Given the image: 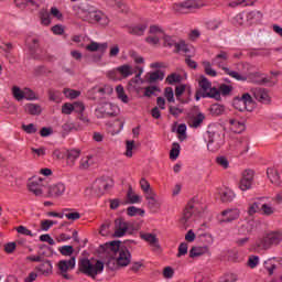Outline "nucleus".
Returning <instances> with one entry per match:
<instances>
[{"label": "nucleus", "mask_w": 282, "mask_h": 282, "mask_svg": "<svg viewBox=\"0 0 282 282\" xmlns=\"http://www.w3.org/2000/svg\"><path fill=\"white\" fill-rule=\"evenodd\" d=\"M129 56H130V58H132V59L134 61V63H135L137 65H142V64H144V57L138 55V52H135V51H130V52H129Z\"/></svg>", "instance_id": "55"}, {"label": "nucleus", "mask_w": 282, "mask_h": 282, "mask_svg": "<svg viewBox=\"0 0 282 282\" xmlns=\"http://www.w3.org/2000/svg\"><path fill=\"white\" fill-rule=\"evenodd\" d=\"M209 113L215 118H217L218 116H224V113H226V107L220 104H214L209 108Z\"/></svg>", "instance_id": "30"}, {"label": "nucleus", "mask_w": 282, "mask_h": 282, "mask_svg": "<svg viewBox=\"0 0 282 282\" xmlns=\"http://www.w3.org/2000/svg\"><path fill=\"white\" fill-rule=\"evenodd\" d=\"M206 7V3L202 0H185L183 2H176L172 4V11L174 14H191L195 10Z\"/></svg>", "instance_id": "3"}, {"label": "nucleus", "mask_w": 282, "mask_h": 282, "mask_svg": "<svg viewBox=\"0 0 282 282\" xmlns=\"http://www.w3.org/2000/svg\"><path fill=\"white\" fill-rule=\"evenodd\" d=\"M185 91H186L185 85L176 86L175 96H176V100H178V102L184 104V101L182 100V96L184 95Z\"/></svg>", "instance_id": "56"}, {"label": "nucleus", "mask_w": 282, "mask_h": 282, "mask_svg": "<svg viewBox=\"0 0 282 282\" xmlns=\"http://www.w3.org/2000/svg\"><path fill=\"white\" fill-rule=\"evenodd\" d=\"M127 197L130 204H140L142 202V196L135 194L132 187H129Z\"/></svg>", "instance_id": "35"}, {"label": "nucleus", "mask_w": 282, "mask_h": 282, "mask_svg": "<svg viewBox=\"0 0 282 282\" xmlns=\"http://www.w3.org/2000/svg\"><path fill=\"white\" fill-rule=\"evenodd\" d=\"M73 111H74V104L66 102L62 106V113H65V116H70Z\"/></svg>", "instance_id": "64"}, {"label": "nucleus", "mask_w": 282, "mask_h": 282, "mask_svg": "<svg viewBox=\"0 0 282 282\" xmlns=\"http://www.w3.org/2000/svg\"><path fill=\"white\" fill-rule=\"evenodd\" d=\"M281 241H282L281 231H271L265 234L263 237L257 239L256 248L258 250H270L272 246H279Z\"/></svg>", "instance_id": "4"}, {"label": "nucleus", "mask_w": 282, "mask_h": 282, "mask_svg": "<svg viewBox=\"0 0 282 282\" xmlns=\"http://www.w3.org/2000/svg\"><path fill=\"white\" fill-rule=\"evenodd\" d=\"M264 269L267 270L269 276H272L276 270V264H274L272 260H268L264 262Z\"/></svg>", "instance_id": "53"}, {"label": "nucleus", "mask_w": 282, "mask_h": 282, "mask_svg": "<svg viewBox=\"0 0 282 282\" xmlns=\"http://www.w3.org/2000/svg\"><path fill=\"white\" fill-rule=\"evenodd\" d=\"M148 83H158V80H164V72L155 70L147 74Z\"/></svg>", "instance_id": "32"}, {"label": "nucleus", "mask_w": 282, "mask_h": 282, "mask_svg": "<svg viewBox=\"0 0 282 282\" xmlns=\"http://www.w3.org/2000/svg\"><path fill=\"white\" fill-rule=\"evenodd\" d=\"M166 83H169V85H175V83H182V75L177 73H172L166 77Z\"/></svg>", "instance_id": "48"}, {"label": "nucleus", "mask_w": 282, "mask_h": 282, "mask_svg": "<svg viewBox=\"0 0 282 282\" xmlns=\"http://www.w3.org/2000/svg\"><path fill=\"white\" fill-rule=\"evenodd\" d=\"M145 199L148 200V206H149V208H160V203H159L158 199L155 198V192L150 191V192L145 195Z\"/></svg>", "instance_id": "34"}, {"label": "nucleus", "mask_w": 282, "mask_h": 282, "mask_svg": "<svg viewBox=\"0 0 282 282\" xmlns=\"http://www.w3.org/2000/svg\"><path fill=\"white\" fill-rule=\"evenodd\" d=\"M234 107L238 111H251L248 106L239 97L234 99Z\"/></svg>", "instance_id": "42"}, {"label": "nucleus", "mask_w": 282, "mask_h": 282, "mask_svg": "<svg viewBox=\"0 0 282 282\" xmlns=\"http://www.w3.org/2000/svg\"><path fill=\"white\" fill-rule=\"evenodd\" d=\"M106 77L109 78V80H122L120 77V73H118V67L112 68L106 73Z\"/></svg>", "instance_id": "43"}, {"label": "nucleus", "mask_w": 282, "mask_h": 282, "mask_svg": "<svg viewBox=\"0 0 282 282\" xmlns=\"http://www.w3.org/2000/svg\"><path fill=\"white\" fill-rule=\"evenodd\" d=\"M117 265L120 268H127L131 263V252L126 247H121L119 253H117Z\"/></svg>", "instance_id": "12"}, {"label": "nucleus", "mask_w": 282, "mask_h": 282, "mask_svg": "<svg viewBox=\"0 0 282 282\" xmlns=\"http://www.w3.org/2000/svg\"><path fill=\"white\" fill-rule=\"evenodd\" d=\"M176 158H180V143H173L170 151V160H175Z\"/></svg>", "instance_id": "59"}, {"label": "nucleus", "mask_w": 282, "mask_h": 282, "mask_svg": "<svg viewBox=\"0 0 282 282\" xmlns=\"http://www.w3.org/2000/svg\"><path fill=\"white\" fill-rule=\"evenodd\" d=\"M219 97L221 98V96H230V94L232 93V86L230 85H226V84H221L219 86Z\"/></svg>", "instance_id": "49"}, {"label": "nucleus", "mask_w": 282, "mask_h": 282, "mask_svg": "<svg viewBox=\"0 0 282 282\" xmlns=\"http://www.w3.org/2000/svg\"><path fill=\"white\" fill-rule=\"evenodd\" d=\"M113 186V180L108 178V180H97L93 188L94 191H98V193H105V191H109Z\"/></svg>", "instance_id": "18"}, {"label": "nucleus", "mask_w": 282, "mask_h": 282, "mask_svg": "<svg viewBox=\"0 0 282 282\" xmlns=\"http://www.w3.org/2000/svg\"><path fill=\"white\" fill-rule=\"evenodd\" d=\"M109 47V44L107 42L105 43H97V42H90L86 50L88 52H107V48Z\"/></svg>", "instance_id": "25"}, {"label": "nucleus", "mask_w": 282, "mask_h": 282, "mask_svg": "<svg viewBox=\"0 0 282 282\" xmlns=\"http://www.w3.org/2000/svg\"><path fill=\"white\" fill-rule=\"evenodd\" d=\"M174 52L180 53V52H184V54H186L188 52V45H186V42L181 41V42H176L175 46H174Z\"/></svg>", "instance_id": "51"}, {"label": "nucleus", "mask_w": 282, "mask_h": 282, "mask_svg": "<svg viewBox=\"0 0 282 282\" xmlns=\"http://www.w3.org/2000/svg\"><path fill=\"white\" fill-rule=\"evenodd\" d=\"M48 100H52V102H61V93L58 90L50 89Z\"/></svg>", "instance_id": "54"}, {"label": "nucleus", "mask_w": 282, "mask_h": 282, "mask_svg": "<svg viewBox=\"0 0 282 282\" xmlns=\"http://www.w3.org/2000/svg\"><path fill=\"white\" fill-rule=\"evenodd\" d=\"M221 202L228 203V202H232V199H235V192H232V189H228L226 188L220 196Z\"/></svg>", "instance_id": "39"}, {"label": "nucleus", "mask_w": 282, "mask_h": 282, "mask_svg": "<svg viewBox=\"0 0 282 282\" xmlns=\"http://www.w3.org/2000/svg\"><path fill=\"white\" fill-rule=\"evenodd\" d=\"M164 96H165L167 102H175V94L173 93L172 87H166L164 89Z\"/></svg>", "instance_id": "60"}, {"label": "nucleus", "mask_w": 282, "mask_h": 282, "mask_svg": "<svg viewBox=\"0 0 282 282\" xmlns=\"http://www.w3.org/2000/svg\"><path fill=\"white\" fill-rule=\"evenodd\" d=\"M198 85L200 87L202 98H213L214 100L218 101L221 100L219 89L213 87V84L210 80H208V78L200 76Z\"/></svg>", "instance_id": "5"}, {"label": "nucleus", "mask_w": 282, "mask_h": 282, "mask_svg": "<svg viewBox=\"0 0 282 282\" xmlns=\"http://www.w3.org/2000/svg\"><path fill=\"white\" fill-rule=\"evenodd\" d=\"M24 111L29 113V116H41L43 110L39 104H26L24 106Z\"/></svg>", "instance_id": "27"}, {"label": "nucleus", "mask_w": 282, "mask_h": 282, "mask_svg": "<svg viewBox=\"0 0 282 282\" xmlns=\"http://www.w3.org/2000/svg\"><path fill=\"white\" fill-rule=\"evenodd\" d=\"M90 19H93V21H96V23H100V25H107V23H109L107 17L102 14L100 11L91 12Z\"/></svg>", "instance_id": "31"}, {"label": "nucleus", "mask_w": 282, "mask_h": 282, "mask_svg": "<svg viewBox=\"0 0 282 282\" xmlns=\"http://www.w3.org/2000/svg\"><path fill=\"white\" fill-rule=\"evenodd\" d=\"M235 147L238 154L246 155V153L250 151V139L241 137L236 141Z\"/></svg>", "instance_id": "16"}, {"label": "nucleus", "mask_w": 282, "mask_h": 282, "mask_svg": "<svg viewBox=\"0 0 282 282\" xmlns=\"http://www.w3.org/2000/svg\"><path fill=\"white\" fill-rule=\"evenodd\" d=\"M267 175L271 184H274V186H279V184H281V176L279 175V171L276 169L269 167L267 170Z\"/></svg>", "instance_id": "24"}, {"label": "nucleus", "mask_w": 282, "mask_h": 282, "mask_svg": "<svg viewBox=\"0 0 282 282\" xmlns=\"http://www.w3.org/2000/svg\"><path fill=\"white\" fill-rule=\"evenodd\" d=\"M97 118H111L118 116V106L111 102H105L95 110Z\"/></svg>", "instance_id": "7"}, {"label": "nucleus", "mask_w": 282, "mask_h": 282, "mask_svg": "<svg viewBox=\"0 0 282 282\" xmlns=\"http://www.w3.org/2000/svg\"><path fill=\"white\" fill-rule=\"evenodd\" d=\"M59 252L63 254V257H72L74 254V247L63 246L59 248Z\"/></svg>", "instance_id": "61"}, {"label": "nucleus", "mask_w": 282, "mask_h": 282, "mask_svg": "<svg viewBox=\"0 0 282 282\" xmlns=\"http://www.w3.org/2000/svg\"><path fill=\"white\" fill-rule=\"evenodd\" d=\"M141 239L143 241H147V243H150V246H154V248H160V239H158V236L155 234H141Z\"/></svg>", "instance_id": "26"}, {"label": "nucleus", "mask_w": 282, "mask_h": 282, "mask_svg": "<svg viewBox=\"0 0 282 282\" xmlns=\"http://www.w3.org/2000/svg\"><path fill=\"white\" fill-rule=\"evenodd\" d=\"M128 32L133 36H142L144 32H147V24H138L135 26H131L129 28Z\"/></svg>", "instance_id": "33"}, {"label": "nucleus", "mask_w": 282, "mask_h": 282, "mask_svg": "<svg viewBox=\"0 0 282 282\" xmlns=\"http://www.w3.org/2000/svg\"><path fill=\"white\" fill-rule=\"evenodd\" d=\"M52 262L50 260L43 261L40 265L35 268L37 272H41L43 276H50L52 274Z\"/></svg>", "instance_id": "23"}, {"label": "nucleus", "mask_w": 282, "mask_h": 282, "mask_svg": "<svg viewBox=\"0 0 282 282\" xmlns=\"http://www.w3.org/2000/svg\"><path fill=\"white\" fill-rule=\"evenodd\" d=\"M47 195L48 197H62V195H65V185L63 183H56L53 185H50L47 187Z\"/></svg>", "instance_id": "17"}, {"label": "nucleus", "mask_w": 282, "mask_h": 282, "mask_svg": "<svg viewBox=\"0 0 282 282\" xmlns=\"http://www.w3.org/2000/svg\"><path fill=\"white\" fill-rule=\"evenodd\" d=\"M228 61V53L226 51H220L219 54H217L213 59V65H216V67H219L227 74V76H230V78H235V80H240L241 83H246L248 80V77L241 75L238 72L230 70V68L224 66V63Z\"/></svg>", "instance_id": "2"}, {"label": "nucleus", "mask_w": 282, "mask_h": 282, "mask_svg": "<svg viewBox=\"0 0 282 282\" xmlns=\"http://www.w3.org/2000/svg\"><path fill=\"white\" fill-rule=\"evenodd\" d=\"M63 94H64V96H66V98H69V100H74V99L78 98V96H80V90H74L72 88H64Z\"/></svg>", "instance_id": "41"}, {"label": "nucleus", "mask_w": 282, "mask_h": 282, "mask_svg": "<svg viewBox=\"0 0 282 282\" xmlns=\"http://www.w3.org/2000/svg\"><path fill=\"white\" fill-rule=\"evenodd\" d=\"M259 210H261V203L254 202L249 205L248 215H250V216L257 215V213H259Z\"/></svg>", "instance_id": "50"}, {"label": "nucleus", "mask_w": 282, "mask_h": 282, "mask_svg": "<svg viewBox=\"0 0 282 282\" xmlns=\"http://www.w3.org/2000/svg\"><path fill=\"white\" fill-rule=\"evenodd\" d=\"M117 72L121 80H126V78H129V76H133V74H135L133 67L130 64H123L121 66H118Z\"/></svg>", "instance_id": "20"}, {"label": "nucleus", "mask_w": 282, "mask_h": 282, "mask_svg": "<svg viewBox=\"0 0 282 282\" xmlns=\"http://www.w3.org/2000/svg\"><path fill=\"white\" fill-rule=\"evenodd\" d=\"M199 213H202V209L199 208V203L195 200H189L183 212L182 218L180 219L181 225L184 226V228L188 227L193 216H197L199 215Z\"/></svg>", "instance_id": "6"}, {"label": "nucleus", "mask_w": 282, "mask_h": 282, "mask_svg": "<svg viewBox=\"0 0 282 282\" xmlns=\"http://www.w3.org/2000/svg\"><path fill=\"white\" fill-rule=\"evenodd\" d=\"M169 111L171 113V116H174V118H180V116H182V113H184V109L182 108H177L175 106H169Z\"/></svg>", "instance_id": "62"}, {"label": "nucleus", "mask_w": 282, "mask_h": 282, "mask_svg": "<svg viewBox=\"0 0 282 282\" xmlns=\"http://www.w3.org/2000/svg\"><path fill=\"white\" fill-rule=\"evenodd\" d=\"M260 212L264 217H270V215H274V207L270 204H262L260 207Z\"/></svg>", "instance_id": "44"}, {"label": "nucleus", "mask_w": 282, "mask_h": 282, "mask_svg": "<svg viewBox=\"0 0 282 282\" xmlns=\"http://www.w3.org/2000/svg\"><path fill=\"white\" fill-rule=\"evenodd\" d=\"M101 248H104L108 259H116V257H118V253L122 249L120 248V241L107 242L101 246Z\"/></svg>", "instance_id": "11"}, {"label": "nucleus", "mask_w": 282, "mask_h": 282, "mask_svg": "<svg viewBox=\"0 0 282 282\" xmlns=\"http://www.w3.org/2000/svg\"><path fill=\"white\" fill-rule=\"evenodd\" d=\"M207 252H209L208 246L192 247L189 257L191 259H195V257H202V254H207Z\"/></svg>", "instance_id": "29"}, {"label": "nucleus", "mask_w": 282, "mask_h": 282, "mask_svg": "<svg viewBox=\"0 0 282 282\" xmlns=\"http://www.w3.org/2000/svg\"><path fill=\"white\" fill-rule=\"evenodd\" d=\"M254 180V171L246 170L242 173V178L240 180L239 187L242 191H250L252 188V182Z\"/></svg>", "instance_id": "13"}, {"label": "nucleus", "mask_w": 282, "mask_h": 282, "mask_svg": "<svg viewBox=\"0 0 282 282\" xmlns=\"http://www.w3.org/2000/svg\"><path fill=\"white\" fill-rule=\"evenodd\" d=\"M127 214L129 215V217H135V215H140L141 217L144 216V209H140L135 206H130L127 209Z\"/></svg>", "instance_id": "47"}, {"label": "nucleus", "mask_w": 282, "mask_h": 282, "mask_svg": "<svg viewBox=\"0 0 282 282\" xmlns=\"http://www.w3.org/2000/svg\"><path fill=\"white\" fill-rule=\"evenodd\" d=\"M76 268V258L72 257L68 260H61L58 262V269L63 276V279L69 280V274H67L68 270H74Z\"/></svg>", "instance_id": "10"}, {"label": "nucleus", "mask_w": 282, "mask_h": 282, "mask_svg": "<svg viewBox=\"0 0 282 282\" xmlns=\"http://www.w3.org/2000/svg\"><path fill=\"white\" fill-rule=\"evenodd\" d=\"M229 129L232 131V133H243L246 131V123L238 121L236 119H230L229 120Z\"/></svg>", "instance_id": "22"}, {"label": "nucleus", "mask_w": 282, "mask_h": 282, "mask_svg": "<svg viewBox=\"0 0 282 282\" xmlns=\"http://www.w3.org/2000/svg\"><path fill=\"white\" fill-rule=\"evenodd\" d=\"M131 226L124 218H117L115 220V237H124Z\"/></svg>", "instance_id": "14"}, {"label": "nucleus", "mask_w": 282, "mask_h": 282, "mask_svg": "<svg viewBox=\"0 0 282 282\" xmlns=\"http://www.w3.org/2000/svg\"><path fill=\"white\" fill-rule=\"evenodd\" d=\"M40 19L42 25H50V23H52V20L50 19V12L47 11V9H42L40 11Z\"/></svg>", "instance_id": "40"}, {"label": "nucleus", "mask_w": 282, "mask_h": 282, "mask_svg": "<svg viewBox=\"0 0 282 282\" xmlns=\"http://www.w3.org/2000/svg\"><path fill=\"white\" fill-rule=\"evenodd\" d=\"M94 164L91 156H85L80 160L79 169L87 170Z\"/></svg>", "instance_id": "52"}, {"label": "nucleus", "mask_w": 282, "mask_h": 282, "mask_svg": "<svg viewBox=\"0 0 282 282\" xmlns=\"http://www.w3.org/2000/svg\"><path fill=\"white\" fill-rule=\"evenodd\" d=\"M198 239H199V242L203 243L204 246H207V248L212 246L214 241L213 236L209 234H203L198 236Z\"/></svg>", "instance_id": "45"}, {"label": "nucleus", "mask_w": 282, "mask_h": 282, "mask_svg": "<svg viewBox=\"0 0 282 282\" xmlns=\"http://www.w3.org/2000/svg\"><path fill=\"white\" fill-rule=\"evenodd\" d=\"M117 98L121 100V102H129V96L124 93V87L122 85H118L116 87Z\"/></svg>", "instance_id": "37"}, {"label": "nucleus", "mask_w": 282, "mask_h": 282, "mask_svg": "<svg viewBox=\"0 0 282 282\" xmlns=\"http://www.w3.org/2000/svg\"><path fill=\"white\" fill-rule=\"evenodd\" d=\"M133 147H135V141L126 142V153L127 158H133Z\"/></svg>", "instance_id": "57"}, {"label": "nucleus", "mask_w": 282, "mask_h": 282, "mask_svg": "<svg viewBox=\"0 0 282 282\" xmlns=\"http://www.w3.org/2000/svg\"><path fill=\"white\" fill-rule=\"evenodd\" d=\"M251 94L258 102H262V105H270V94L265 88H253L251 89Z\"/></svg>", "instance_id": "15"}, {"label": "nucleus", "mask_w": 282, "mask_h": 282, "mask_svg": "<svg viewBox=\"0 0 282 282\" xmlns=\"http://www.w3.org/2000/svg\"><path fill=\"white\" fill-rule=\"evenodd\" d=\"M224 147V137L218 132H210L207 141L208 151H219Z\"/></svg>", "instance_id": "8"}, {"label": "nucleus", "mask_w": 282, "mask_h": 282, "mask_svg": "<svg viewBox=\"0 0 282 282\" xmlns=\"http://www.w3.org/2000/svg\"><path fill=\"white\" fill-rule=\"evenodd\" d=\"M204 120H206V115L199 112L188 121V127L192 129H198V127H202L204 123Z\"/></svg>", "instance_id": "28"}, {"label": "nucleus", "mask_w": 282, "mask_h": 282, "mask_svg": "<svg viewBox=\"0 0 282 282\" xmlns=\"http://www.w3.org/2000/svg\"><path fill=\"white\" fill-rule=\"evenodd\" d=\"M216 164H218V166H221L223 169H228V166H230V162H228V159L226 156L216 158Z\"/></svg>", "instance_id": "63"}, {"label": "nucleus", "mask_w": 282, "mask_h": 282, "mask_svg": "<svg viewBox=\"0 0 282 282\" xmlns=\"http://www.w3.org/2000/svg\"><path fill=\"white\" fill-rule=\"evenodd\" d=\"M12 96L18 102H21V100H24V88L21 89L19 86H13Z\"/></svg>", "instance_id": "38"}, {"label": "nucleus", "mask_w": 282, "mask_h": 282, "mask_svg": "<svg viewBox=\"0 0 282 282\" xmlns=\"http://www.w3.org/2000/svg\"><path fill=\"white\" fill-rule=\"evenodd\" d=\"M249 80H251L254 85H265L270 83V79H268V77H265V74L261 72L250 73Z\"/></svg>", "instance_id": "19"}, {"label": "nucleus", "mask_w": 282, "mask_h": 282, "mask_svg": "<svg viewBox=\"0 0 282 282\" xmlns=\"http://www.w3.org/2000/svg\"><path fill=\"white\" fill-rule=\"evenodd\" d=\"M47 188V181L43 178H35L29 183V191L36 197H41Z\"/></svg>", "instance_id": "9"}, {"label": "nucleus", "mask_w": 282, "mask_h": 282, "mask_svg": "<svg viewBox=\"0 0 282 282\" xmlns=\"http://www.w3.org/2000/svg\"><path fill=\"white\" fill-rule=\"evenodd\" d=\"M102 270H105V263L100 260L91 261L84 258L78 262V272L94 280H96L98 274H102Z\"/></svg>", "instance_id": "1"}, {"label": "nucleus", "mask_w": 282, "mask_h": 282, "mask_svg": "<svg viewBox=\"0 0 282 282\" xmlns=\"http://www.w3.org/2000/svg\"><path fill=\"white\" fill-rule=\"evenodd\" d=\"M203 66L205 69V74L207 76H212L213 78H215V76H217V72L215 69H213V65L210 64V62H203Z\"/></svg>", "instance_id": "46"}, {"label": "nucleus", "mask_w": 282, "mask_h": 282, "mask_svg": "<svg viewBox=\"0 0 282 282\" xmlns=\"http://www.w3.org/2000/svg\"><path fill=\"white\" fill-rule=\"evenodd\" d=\"M224 218V221L226 224L230 223V221H235V219H239V209H226L221 213Z\"/></svg>", "instance_id": "21"}, {"label": "nucleus", "mask_w": 282, "mask_h": 282, "mask_svg": "<svg viewBox=\"0 0 282 282\" xmlns=\"http://www.w3.org/2000/svg\"><path fill=\"white\" fill-rule=\"evenodd\" d=\"M24 100H39L36 93L30 88H24Z\"/></svg>", "instance_id": "58"}, {"label": "nucleus", "mask_w": 282, "mask_h": 282, "mask_svg": "<svg viewBox=\"0 0 282 282\" xmlns=\"http://www.w3.org/2000/svg\"><path fill=\"white\" fill-rule=\"evenodd\" d=\"M80 158V151L78 150H70L67 153V164L69 166H74V162Z\"/></svg>", "instance_id": "36"}]
</instances>
